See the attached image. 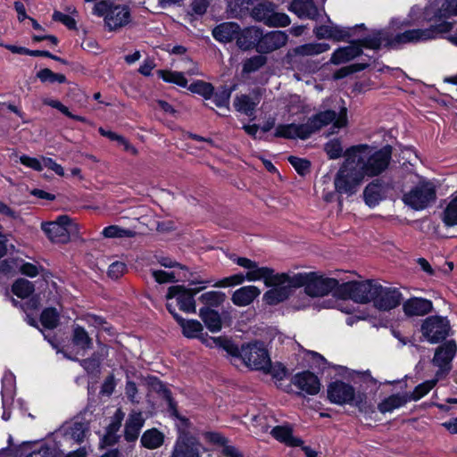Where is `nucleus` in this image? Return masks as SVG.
<instances>
[{
  "label": "nucleus",
  "mask_w": 457,
  "mask_h": 457,
  "mask_svg": "<svg viewBox=\"0 0 457 457\" xmlns=\"http://www.w3.org/2000/svg\"><path fill=\"white\" fill-rule=\"evenodd\" d=\"M270 435L274 439L289 447H299L304 443L302 438L294 436L293 428L289 425L273 427Z\"/></svg>",
  "instance_id": "nucleus-24"
},
{
  "label": "nucleus",
  "mask_w": 457,
  "mask_h": 457,
  "mask_svg": "<svg viewBox=\"0 0 457 457\" xmlns=\"http://www.w3.org/2000/svg\"><path fill=\"white\" fill-rule=\"evenodd\" d=\"M156 73L158 78L166 83L175 84L184 88L187 87L188 81L183 72L171 70H158Z\"/></svg>",
  "instance_id": "nucleus-39"
},
{
  "label": "nucleus",
  "mask_w": 457,
  "mask_h": 457,
  "mask_svg": "<svg viewBox=\"0 0 457 457\" xmlns=\"http://www.w3.org/2000/svg\"><path fill=\"white\" fill-rule=\"evenodd\" d=\"M255 2H227L228 17L245 19L251 17V11Z\"/></svg>",
  "instance_id": "nucleus-35"
},
{
  "label": "nucleus",
  "mask_w": 457,
  "mask_h": 457,
  "mask_svg": "<svg viewBox=\"0 0 457 457\" xmlns=\"http://www.w3.org/2000/svg\"><path fill=\"white\" fill-rule=\"evenodd\" d=\"M291 382L300 390L310 395H315L320 390L319 378L310 370L297 372L293 376Z\"/></svg>",
  "instance_id": "nucleus-18"
},
{
  "label": "nucleus",
  "mask_w": 457,
  "mask_h": 457,
  "mask_svg": "<svg viewBox=\"0 0 457 457\" xmlns=\"http://www.w3.org/2000/svg\"><path fill=\"white\" fill-rule=\"evenodd\" d=\"M178 325L181 328L182 335L188 339L197 338L207 347L212 348L210 343L211 336L204 332V326L197 320H186L183 317L178 319Z\"/></svg>",
  "instance_id": "nucleus-17"
},
{
  "label": "nucleus",
  "mask_w": 457,
  "mask_h": 457,
  "mask_svg": "<svg viewBox=\"0 0 457 457\" xmlns=\"http://www.w3.org/2000/svg\"><path fill=\"white\" fill-rule=\"evenodd\" d=\"M205 288V286L187 288L183 285L170 286L168 288L166 298H176L179 310L187 313H195L196 305L195 296Z\"/></svg>",
  "instance_id": "nucleus-11"
},
{
  "label": "nucleus",
  "mask_w": 457,
  "mask_h": 457,
  "mask_svg": "<svg viewBox=\"0 0 457 457\" xmlns=\"http://www.w3.org/2000/svg\"><path fill=\"white\" fill-rule=\"evenodd\" d=\"M233 90L234 87H228L224 86L217 92L214 91V95L212 96L214 104L219 108L226 107L227 109H229V100Z\"/></svg>",
  "instance_id": "nucleus-54"
},
{
  "label": "nucleus",
  "mask_w": 457,
  "mask_h": 457,
  "mask_svg": "<svg viewBox=\"0 0 457 457\" xmlns=\"http://www.w3.org/2000/svg\"><path fill=\"white\" fill-rule=\"evenodd\" d=\"M53 21L62 23L68 29L77 30V21L69 14L60 11H54L52 16Z\"/></svg>",
  "instance_id": "nucleus-61"
},
{
  "label": "nucleus",
  "mask_w": 457,
  "mask_h": 457,
  "mask_svg": "<svg viewBox=\"0 0 457 457\" xmlns=\"http://www.w3.org/2000/svg\"><path fill=\"white\" fill-rule=\"evenodd\" d=\"M242 355L240 361L254 370L270 371L271 360L265 344L260 340H253L242 345Z\"/></svg>",
  "instance_id": "nucleus-10"
},
{
  "label": "nucleus",
  "mask_w": 457,
  "mask_h": 457,
  "mask_svg": "<svg viewBox=\"0 0 457 457\" xmlns=\"http://www.w3.org/2000/svg\"><path fill=\"white\" fill-rule=\"evenodd\" d=\"M256 5H253L251 17L257 21H262L266 25V21L270 14V10L274 2H257Z\"/></svg>",
  "instance_id": "nucleus-46"
},
{
  "label": "nucleus",
  "mask_w": 457,
  "mask_h": 457,
  "mask_svg": "<svg viewBox=\"0 0 457 457\" xmlns=\"http://www.w3.org/2000/svg\"><path fill=\"white\" fill-rule=\"evenodd\" d=\"M40 322L46 329H54L60 324V313L55 307H46L40 314Z\"/></svg>",
  "instance_id": "nucleus-44"
},
{
  "label": "nucleus",
  "mask_w": 457,
  "mask_h": 457,
  "mask_svg": "<svg viewBox=\"0 0 457 457\" xmlns=\"http://www.w3.org/2000/svg\"><path fill=\"white\" fill-rule=\"evenodd\" d=\"M210 343H212V347L220 348L232 358L240 360L243 352L242 346L239 348L232 338L224 336L212 337Z\"/></svg>",
  "instance_id": "nucleus-31"
},
{
  "label": "nucleus",
  "mask_w": 457,
  "mask_h": 457,
  "mask_svg": "<svg viewBox=\"0 0 457 457\" xmlns=\"http://www.w3.org/2000/svg\"><path fill=\"white\" fill-rule=\"evenodd\" d=\"M240 26L236 22H223L212 29V37L220 43H229L237 40Z\"/></svg>",
  "instance_id": "nucleus-25"
},
{
  "label": "nucleus",
  "mask_w": 457,
  "mask_h": 457,
  "mask_svg": "<svg viewBox=\"0 0 457 457\" xmlns=\"http://www.w3.org/2000/svg\"><path fill=\"white\" fill-rule=\"evenodd\" d=\"M354 390L352 385L337 379L328 385L327 397L331 403L352 404L354 400Z\"/></svg>",
  "instance_id": "nucleus-16"
},
{
  "label": "nucleus",
  "mask_w": 457,
  "mask_h": 457,
  "mask_svg": "<svg viewBox=\"0 0 457 457\" xmlns=\"http://www.w3.org/2000/svg\"><path fill=\"white\" fill-rule=\"evenodd\" d=\"M453 335L449 319L446 316L438 315L430 301V345L446 341L448 337Z\"/></svg>",
  "instance_id": "nucleus-13"
},
{
  "label": "nucleus",
  "mask_w": 457,
  "mask_h": 457,
  "mask_svg": "<svg viewBox=\"0 0 457 457\" xmlns=\"http://www.w3.org/2000/svg\"><path fill=\"white\" fill-rule=\"evenodd\" d=\"M337 129L344 128L347 125V110L343 107L339 113L334 110L320 111L309 117L305 123L295 124H279L275 130V137L286 139L306 140L311 136L320 131L323 127L329 124Z\"/></svg>",
  "instance_id": "nucleus-2"
},
{
  "label": "nucleus",
  "mask_w": 457,
  "mask_h": 457,
  "mask_svg": "<svg viewBox=\"0 0 457 457\" xmlns=\"http://www.w3.org/2000/svg\"><path fill=\"white\" fill-rule=\"evenodd\" d=\"M260 294L261 291L257 287L245 286L233 293L231 301L237 306H247L252 303Z\"/></svg>",
  "instance_id": "nucleus-28"
},
{
  "label": "nucleus",
  "mask_w": 457,
  "mask_h": 457,
  "mask_svg": "<svg viewBox=\"0 0 457 457\" xmlns=\"http://www.w3.org/2000/svg\"><path fill=\"white\" fill-rule=\"evenodd\" d=\"M206 451L198 436H177L170 457H202Z\"/></svg>",
  "instance_id": "nucleus-12"
},
{
  "label": "nucleus",
  "mask_w": 457,
  "mask_h": 457,
  "mask_svg": "<svg viewBox=\"0 0 457 457\" xmlns=\"http://www.w3.org/2000/svg\"><path fill=\"white\" fill-rule=\"evenodd\" d=\"M41 228L52 242L65 243L69 239L68 228H62L57 223L52 221L43 222Z\"/></svg>",
  "instance_id": "nucleus-32"
},
{
  "label": "nucleus",
  "mask_w": 457,
  "mask_h": 457,
  "mask_svg": "<svg viewBox=\"0 0 457 457\" xmlns=\"http://www.w3.org/2000/svg\"><path fill=\"white\" fill-rule=\"evenodd\" d=\"M287 161L301 176H304L310 171L312 164L311 162L305 158L290 155Z\"/></svg>",
  "instance_id": "nucleus-59"
},
{
  "label": "nucleus",
  "mask_w": 457,
  "mask_h": 457,
  "mask_svg": "<svg viewBox=\"0 0 457 457\" xmlns=\"http://www.w3.org/2000/svg\"><path fill=\"white\" fill-rule=\"evenodd\" d=\"M267 63V57L264 54H257L246 58L243 62V73L250 74L257 71Z\"/></svg>",
  "instance_id": "nucleus-49"
},
{
  "label": "nucleus",
  "mask_w": 457,
  "mask_h": 457,
  "mask_svg": "<svg viewBox=\"0 0 457 457\" xmlns=\"http://www.w3.org/2000/svg\"><path fill=\"white\" fill-rule=\"evenodd\" d=\"M443 221L447 227L457 225V195L449 202L444 210Z\"/></svg>",
  "instance_id": "nucleus-53"
},
{
  "label": "nucleus",
  "mask_w": 457,
  "mask_h": 457,
  "mask_svg": "<svg viewBox=\"0 0 457 457\" xmlns=\"http://www.w3.org/2000/svg\"><path fill=\"white\" fill-rule=\"evenodd\" d=\"M352 39V34L349 27H341L332 24L331 39L334 42H347Z\"/></svg>",
  "instance_id": "nucleus-60"
},
{
  "label": "nucleus",
  "mask_w": 457,
  "mask_h": 457,
  "mask_svg": "<svg viewBox=\"0 0 457 457\" xmlns=\"http://www.w3.org/2000/svg\"><path fill=\"white\" fill-rule=\"evenodd\" d=\"M261 28L256 26L240 28L237 40V46L242 51L257 50L258 37Z\"/></svg>",
  "instance_id": "nucleus-21"
},
{
  "label": "nucleus",
  "mask_w": 457,
  "mask_h": 457,
  "mask_svg": "<svg viewBox=\"0 0 457 457\" xmlns=\"http://www.w3.org/2000/svg\"><path fill=\"white\" fill-rule=\"evenodd\" d=\"M35 291V285L26 278H17L12 285V292L18 298H29Z\"/></svg>",
  "instance_id": "nucleus-43"
},
{
  "label": "nucleus",
  "mask_w": 457,
  "mask_h": 457,
  "mask_svg": "<svg viewBox=\"0 0 457 457\" xmlns=\"http://www.w3.org/2000/svg\"><path fill=\"white\" fill-rule=\"evenodd\" d=\"M348 46H339L334 50L330 57V63L340 65L354 60L362 55L363 49L379 50V40L374 36L373 29L366 37L347 41Z\"/></svg>",
  "instance_id": "nucleus-7"
},
{
  "label": "nucleus",
  "mask_w": 457,
  "mask_h": 457,
  "mask_svg": "<svg viewBox=\"0 0 457 457\" xmlns=\"http://www.w3.org/2000/svg\"><path fill=\"white\" fill-rule=\"evenodd\" d=\"M258 104L259 100L253 101L248 95L245 94L237 96L233 103L237 112L244 113L249 117L253 115Z\"/></svg>",
  "instance_id": "nucleus-37"
},
{
  "label": "nucleus",
  "mask_w": 457,
  "mask_h": 457,
  "mask_svg": "<svg viewBox=\"0 0 457 457\" xmlns=\"http://www.w3.org/2000/svg\"><path fill=\"white\" fill-rule=\"evenodd\" d=\"M149 385L152 390L164 401L172 395L170 389L157 377H150Z\"/></svg>",
  "instance_id": "nucleus-56"
},
{
  "label": "nucleus",
  "mask_w": 457,
  "mask_h": 457,
  "mask_svg": "<svg viewBox=\"0 0 457 457\" xmlns=\"http://www.w3.org/2000/svg\"><path fill=\"white\" fill-rule=\"evenodd\" d=\"M403 312L407 316H420L428 313V300L411 298L403 303Z\"/></svg>",
  "instance_id": "nucleus-34"
},
{
  "label": "nucleus",
  "mask_w": 457,
  "mask_h": 457,
  "mask_svg": "<svg viewBox=\"0 0 457 457\" xmlns=\"http://www.w3.org/2000/svg\"><path fill=\"white\" fill-rule=\"evenodd\" d=\"M144 425L145 419L140 411L129 413L124 427V439L128 443L137 441Z\"/></svg>",
  "instance_id": "nucleus-23"
},
{
  "label": "nucleus",
  "mask_w": 457,
  "mask_h": 457,
  "mask_svg": "<svg viewBox=\"0 0 457 457\" xmlns=\"http://www.w3.org/2000/svg\"><path fill=\"white\" fill-rule=\"evenodd\" d=\"M393 147L386 145L375 150L367 144L352 145L345 151V160L334 177V187L339 195H355L365 177H377L387 170Z\"/></svg>",
  "instance_id": "nucleus-1"
},
{
  "label": "nucleus",
  "mask_w": 457,
  "mask_h": 457,
  "mask_svg": "<svg viewBox=\"0 0 457 457\" xmlns=\"http://www.w3.org/2000/svg\"><path fill=\"white\" fill-rule=\"evenodd\" d=\"M295 288L303 287L304 292L311 297L328 295L332 293L338 299H351L353 295L355 280L342 284L337 278H325L316 272L297 273L290 276L289 281Z\"/></svg>",
  "instance_id": "nucleus-4"
},
{
  "label": "nucleus",
  "mask_w": 457,
  "mask_h": 457,
  "mask_svg": "<svg viewBox=\"0 0 457 457\" xmlns=\"http://www.w3.org/2000/svg\"><path fill=\"white\" fill-rule=\"evenodd\" d=\"M71 342L75 346L84 351L93 347L92 338L89 337L85 328L78 324L73 327Z\"/></svg>",
  "instance_id": "nucleus-36"
},
{
  "label": "nucleus",
  "mask_w": 457,
  "mask_h": 457,
  "mask_svg": "<svg viewBox=\"0 0 457 457\" xmlns=\"http://www.w3.org/2000/svg\"><path fill=\"white\" fill-rule=\"evenodd\" d=\"M199 317L210 332L218 333L222 329V317L218 311L202 307L199 310Z\"/></svg>",
  "instance_id": "nucleus-27"
},
{
  "label": "nucleus",
  "mask_w": 457,
  "mask_h": 457,
  "mask_svg": "<svg viewBox=\"0 0 457 457\" xmlns=\"http://www.w3.org/2000/svg\"><path fill=\"white\" fill-rule=\"evenodd\" d=\"M79 361L87 375L91 377L99 376L101 371V362L97 358L89 357L83 360H79Z\"/></svg>",
  "instance_id": "nucleus-57"
},
{
  "label": "nucleus",
  "mask_w": 457,
  "mask_h": 457,
  "mask_svg": "<svg viewBox=\"0 0 457 457\" xmlns=\"http://www.w3.org/2000/svg\"><path fill=\"white\" fill-rule=\"evenodd\" d=\"M403 203L414 210H423L428 205V183L414 187L403 196Z\"/></svg>",
  "instance_id": "nucleus-19"
},
{
  "label": "nucleus",
  "mask_w": 457,
  "mask_h": 457,
  "mask_svg": "<svg viewBox=\"0 0 457 457\" xmlns=\"http://www.w3.org/2000/svg\"><path fill=\"white\" fill-rule=\"evenodd\" d=\"M428 393V380H424L421 384L418 385L412 392H405L403 395L408 398V403L411 401H418Z\"/></svg>",
  "instance_id": "nucleus-63"
},
{
  "label": "nucleus",
  "mask_w": 457,
  "mask_h": 457,
  "mask_svg": "<svg viewBox=\"0 0 457 457\" xmlns=\"http://www.w3.org/2000/svg\"><path fill=\"white\" fill-rule=\"evenodd\" d=\"M407 403L408 398L406 395H403V394H393L378 403V410L379 412L385 414L404 406Z\"/></svg>",
  "instance_id": "nucleus-33"
},
{
  "label": "nucleus",
  "mask_w": 457,
  "mask_h": 457,
  "mask_svg": "<svg viewBox=\"0 0 457 457\" xmlns=\"http://www.w3.org/2000/svg\"><path fill=\"white\" fill-rule=\"evenodd\" d=\"M246 280L245 275L243 273H237L234 275H231L229 277H226L220 281H218L215 284V287H235L237 285H241L244 283V281Z\"/></svg>",
  "instance_id": "nucleus-62"
},
{
  "label": "nucleus",
  "mask_w": 457,
  "mask_h": 457,
  "mask_svg": "<svg viewBox=\"0 0 457 457\" xmlns=\"http://www.w3.org/2000/svg\"><path fill=\"white\" fill-rule=\"evenodd\" d=\"M44 104L58 110L63 115H65L66 117H68L71 120H77L79 122H83V123L88 124L90 126L93 125V122L91 120H89L87 118H86L84 116L73 114L71 112H70L69 108L59 100L46 98L44 100Z\"/></svg>",
  "instance_id": "nucleus-41"
},
{
  "label": "nucleus",
  "mask_w": 457,
  "mask_h": 457,
  "mask_svg": "<svg viewBox=\"0 0 457 457\" xmlns=\"http://www.w3.org/2000/svg\"><path fill=\"white\" fill-rule=\"evenodd\" d=\"M271 288L263 294L262 300L268 305H277L287 300L295 287L290 282L270 287Z\"/></svg>",
  "instance_id": "nucleus-22"
},
{
  "label": "nucleus",
  "mask_w": 457,
  "mask_h": 457,
  "mask_svg": "<svg viewBox=\"0 0 457 457\" xmlns=\"http://www.w3.org/2000/svg\"><path fill=\"white\" fill-rule=\"evenodd\" d=\"M152 277L158 284L173 283L177 281L174 272H167L162 270H153Z\"/></svg>",
  "instance_id": "nucleus-64"
},
{
  "label": "nucleus",
  "mask_w": 457,
  "mask_h": 457,
  "mask_svg": "<svg viewBox=\"0 0 457 457\" xmlns=\"http://www.w3.org/2000/svg\"><path fill=\"white\" fill-rule=\"evenodd\" d=\"M37 78L42 82V83H59V84H64L67 82L66 76L62 73H55L52 70L48 68L41 69L37 72Z\"/></svg>",
  "instance_id": "nucleus-51"
},
{
  "label": "nucleus",
  "mask_w": 457,
  "mask_h": 457,
  "mask_svg": "<svg viewBox=\"0 0 457 457\" xmlns=\"http://www.w3.org/2000/svg\"><path fill=\"white\" fill-rule=\"evenodd\" d=\"M352 300L359 303L372 302L381 311H389L401 303L402 294L396 288L384 287L372 279L356 281Z\"/></svg>",
  "instance_id": "nucleus-5"
},
{
  "label": "nucleus",
  "mask_w": 457,
  "mask_h": 457,
  "mask_svg": "<svg viewBox=\"0 0 457 457\" xmlns=\"http://www.w3.org/2000/svg\"><path fill=\"white\" fill-rule=\"evenodd\" d=\"M457 16V2H443L441 7L430 17V39L447 38L456 23L453 17Z\"/></svg>",
  "instance_id": "nucleus-9"
},
{
  "label": "nucleus",
  "mask_w": 457,
  "mask_h": 457,
  "mask_svg": "<svg viewBox=\"0 0 457 457\" xmlns=\"http://www.w3.org/2000/svg\"><path fill=\"white\" fill-rule=\"evenodd\" d=\"M175 420L179 421V423L176 424L177 436H197L190 431V429L193 428V423L187 417L180 414Z\"/></svg>",
  "instance_id": "nucleus-58"
},
{
  "label": "nucleus",
  "mask_w": 457,
  "mask_h": 457,
  "mask_svg": "<svg viewBox=\"0 0 457 457\" xmlns=\"http://www.w3.org/2000/svg\"><path fill=\"white\" fill-rule=\"evenodd\" d=\"M102 235L106 238H130L136 236V232L132 229L121 228L118 225H110L103 229Z\"/></svg>",
  "instance_id": "nucleus-47"
},
{
  "label": "nucleus",
  "mask_w": 457,
  "mask_h": 457,
  "mask_svg": "<svg viewBox=\"0 0 457 457\" xmlns=\"http://www.w3.org/2000/svg\"><path fill=\"white\" fill-rule=\"evenodd\" d=\"M245 278L247 281L263 280L266 287H272L285 284L289 281L290 276L284 272L275 273V270L270 267H259L256 262L255 268L247 270Z\"/></svg>",
  "instance_id": "nucleus-14"
},
{
  "label": "nucleus",
  "mask_w": 457,
  "mask_h": 457,
  "mask_svg": "<svg viewBox=\"0 0 457 457\" xmlns=\"http://www.w3.org/2000/svg\"><path fill=\"white\" fill-rule=\"evenodd\" d=\"M324 150L329 160H337L345 156L342 143L339 138H333L324 145Z\"/></svg>",
  "instance_id": "nucleus-55"
},
{
  "label": "nucleus",
  "mask_w": 457,
  "mask_h": 457,
  "mask_svg": "<svg viewBox=\"0 0 457 457\" xmlns=\"http://www.w3.org/2000/svg\"><path fill=\"white\" fill-rule=\"evenodd\" d=\"M288 10L300 19L317 21L320 16V9L315 2H289Z\"/></svg>",
  "instance_id": "nucleus-26"
},
{
  "label": "nucleus",
  "mask_w": 457,
  "mask_h": 457,
  "mask_svg": "<svg viewBox=\"0 0 457 457\" xmlns=\"http://www.w3.org/2000/svg\"><path fill=\"white\" fill-rule=\"evenodd\" d=\"M44 104L58 110L63 115H65L66 117H68L71 120H77L79 122H83V123L88 124L90 126L93 125V122L91 120H89L87 118H86L84 116L73 114L71 112H70L69 108L59 100L46 98L44 100Z\"/></svg>",
  "instance_id": "nucleus-42"
},
{
  "label": "nucleus",
  "mask_w": 457,
  "mask_h": 457,
  "mask_svg": "<svg viewBox=\"0 0 457 457\" xmlns=\"http://www.w3.org/2000/svg\"><path fill=\"white\" fill-rule=\"evenodd\" d=\"M278 7L277 4L272 5L270 14L266 21V25L269 27H287L290 24V18L284 12H277L275 9Z\"/></svg>",
  "instance_id": "nucleus-52"
},
{
  "label": "nucleus",
  "mask_w": 457,
  "mask_h": 457,
  "mask_svg": "<svg viewBox=\"0 0 457 457\" xmlns=\"http://www.w3.org/2000/svg\"><path fill=\"white\" fill-rule=\"evenodd\" d=\"M330 48L328 43H307L294 49L295 54L302 56L317 55L327 52Z\"/></svg>",
  "instance_id": "nucleus-40"
},
{
  "label": "nucleus",
  "mask_w": 457,
  "mask_h": 457,
  "mask_svg": "<svg viewBox=\"0 0 457 457\" xmlns=\"http://www.w3.org/2000/svg\"><path fill=\"white\" fill-rule=\"evenodd\" d=\"M413 14L414 7L411 8L410 18H392L387 27L373 29L374 36L379 40V49L382 46L388 49H399L406 44L428 40V28L411 29L419 24Z\"/></svg>",
  "instance_id": "nucleus-3"
},
{
  "label": "nucleus",
  "mask_w": 457,
  "mask_h": 457,
  "mask_svg": "<svg viewBox=\"0 0 457 457\" xmlns=\"http://www.w3.org/2000/svg\"><path fill=\"white\" fill-rule=\"evenodd\" d=\"M14 388H15V378L11 374L9 376H4L2 379V402H3V408L4 411L2 414V419L4 421H8L11 419V411L7 410L5 408V405L7 402L13 400V395H14Z\"/></svg>",
  "instance_id": "nucleus-29"
},
{
  "label": "nucleus",
  "mask_w": 457,
  "mask_h": 457,
  "mask_svg": "<svg viewBox=\"0 0 457 457\" xmlns=\"http://www.w3.org/2000/svg\"><path fill=\"white\" fill-rule=\"evenodd\" d=\"M369 67L367 62H355L347 66L341 67L333 73L335 80L343 79L352 74L362 71Z\"/></svg>",
  "instance_id": "nucleus-48"
},
{
  "label": "nucleus",
  "mask_w": 457,
  "mask_h": 457,
  "mask_svg": "<svg viewBox=\"0 0 457 457\" xmlns=\"http://www.w3.org/2000/svg\"><path fill=\"white\" fill-rule=\"evenodd\" d=\"M164 441V433L156 428H152L144 431L140 438V445L145 449L154 450L161 447Z\"/></svg>",
  "instance_id": "nucleus-30"
},
{
  "label": "nucleus",
  "mask_w": 457,
  "mask_h": 457,
  "mask_svg": "<svg viewBox=\"0 0 457 457\" xmlns=\"http://www.w3.org/2000/svg\"><path fill=\"white\" fill-rule=\"evenodd\" d=\"M457 353V343L454 339L440 342L430 359V364L437 368L434 377L430 378V390L443 379H445L453 369V361Z\"/></svg>",
  "instance_id": "nucleus-8"
},
{
  "label": "nucleus",
  "mask_w": 457,
  "mask_h": 457,
  "mask_svg": "<svg viewBox=\"0 0 457 457\" xmlns=\"http://www.w3.org/2000/svg\"><path fill=\"white\" fill-rule=\"evenodd\" d=\"M287 40L288 36L284 31L272 30L265 32L261 28L256 52L261 54H270L284 46Z\"/></svg>",
  "instance_id": "nucleus-15"
},
{
  "label": "nucleus",
  "mask_w": 457,
  "mask_h": 457,
  "mask_svg": "<svg viewBox=\"0 0 457 457\" xmlns=\"http://www.w3.org/2000/svg\"><path fill=\"white\" fill-rule=\"evenodd\" d=\"M226 295L220 291H208L202 294L198 300L204 304V307L212 309L220 307L225 301Z\"/></svg>",
  "instance_id": "nucleus-45"
},
{
  "label": "nucleus",
  "mask_w": 457,
  "mask_h": 457,
  "mask_svg": "<svg viewBox=\"0 0 457 457\" xmlns=\"http://www.w3.org/2000/svg\"><path fill=\"white\" fill-rule=\"evenodd\" d=\"M187 88L193 94L201 96L205 100H210L214 95V86L207 81L196 79L187 84Z\"/></svg>",
  "instance_id": "nucleus-38"
},
{
  "label": "nucleus",
  "mask_w": 457,
  "mask_h": 457,
  "mask_svg": "<svg viewBox=\"0 0 457 457\" xmlns=\"http://www.w3.org/2000/svg\"><path fill=\"white\" fill-rule=\"evenodd\" d=\"M93 13L104 18L105 29L112 32L127 26L131 21L129 6L114 2H95Z\"/></svg>",
  "instance_id": "nucleus-6"
},
{
  "label": "nucleus",
  "mask_w": 457,
  "mask_h": 457,
  "mask_svg": "<svg viewBox=\"0 0 457 457\" xmlns=\"http://www.w3.org/2000/svg\"><path fill=\"white\" fill-rule=\"evenodd\" d=\"M386 192V182L382 179H375L363 190L364 203L369 207L373 208L384 199Z\"/></svg>",
  "instance_id": "nucleus-20"
},
{
  "label": "nucleus",
  "mask_w": 457,
  "mask_h": 457,
  "mask_svg": "<svg viewBox=\"0 0 457 457\" xmlns=\"http://www.w3.org/2000/svg\"><path fill=\"white\" fill-rule=\"evenodd\" d=\"M120 429V421H111L106 427L105 433L101 438V444L104 446H112L119 442L120 436L117 432Z\"/></svg>",
  "instance_id": "nucleus-50"
}]
</instances>
